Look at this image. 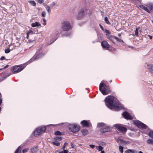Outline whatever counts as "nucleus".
I'll list each match as a JSON object with an SVG mask.
<instances>
[{
  "mask_svg": "<svg viewBox=\"0 0 153 153\" xmlns=\"http://www.w3.org/2000/svg\"><path fill=\"white\" fill-rule=\"evenodd\" d=\"M105 100L106 105L111 109H114L118 111L123 108V106L118 100L112 96L107 97L105 98Z\"/></svg>",
  "mask_w": 153,
  "mask_h": 153,
  "instance_id": "nucleus-1",
  "label": "nucleus"
},
{
  "mask_svg": "<svg viewBox=\"0 0 153 153\" xmlns=\"http://www.w3.org/2000/svg\"><path fill=\"white\" fill-rule=\"evenodd\" d=\"M99 90L103 95H106L111 92L109 86L102 82L100 85Z\"/></svg>",
  "mask_w": 153,
  "mask_h": 153,
  "instance_id": "nucleus-2",
  "label": "nucleus"
},
{
  "mask_svg": "<svg viewBox=\"0 0 153 153\" xmlns=\"http://www.w3.org/2000/svg\"><path fill=\"white\" fill-rule=\"evenodd\" d=\"M26 64L16 65L12 67L11 71L14 74H16L22 71L26 67Z\"/></svg>",
  "mask_w": 153,
  "mask_h": 153,
  "instance_id": "nucleus-3",
  "label": "nucleus"
},
{
  "mask_svg": "<svg viewBox=\"0 0 153 153\" xmlns=\"http://www.w3.org/2000/svg\"><path fill=\"white\" fill-rule=\"evenodd\" d=\"M60 27L62 29H72L73 25L67 21H63L61 23Z\"/></svg>",
  "mask_w": 153,
  "mask_h": 153,
  "instance_id": "nucleus-4",
  "label": "nucleus"
},
{
  "mask_svg": "<svg viewBox=\"0 0 153 153\" xmlns=\"http://www.w3.org/2000/svg\"><path fill=\"white\" fill-rule=\"evenodd\" d=\"M46 126H41L36 128L34 131V133L36 136H38L43 133L46 130Z\"/></svg>",
  "mask_w": 153,
  "mask_h": 153,
  "instance_id": "nucleus-5",
  "label": "nucleus"
},
{
  "mask_svg": "<svg viewBox=\"0 0 153 153\" xmlns=\"http://www.w3.org/2000/svg\"><path fill=\"white\" fill-rule=\"evenodd\" d=\"M147 7L143 5H139L140 7L148 13H150V11L153 10V4H148L146 5Z\"/></svg>",
  "mask_w": 153,
  "mask_h": 153,
  "instance_id": "nucleus-6",
  "label": "nucleus"
},
{
  "mask_svg": "<svg viewBox=\"0 0 153 153\" xmlns=\"http://www.w3.org/2000/svg\"><path fill=\"white\" fill-rule=\"evenodd\" d=\"M68 128L70 131L73 132H77L80 130L79 126L76 124H70Z\"/></svg>",
  "mask_w": 153,
  "mask_h": 153,
  "instance_id": "nucleus-7",
  "label": "nucleus"
},
{
  "mask_svg": "<svg viewBox=\"0 0 153 153\" xmlns=\"http://www.w3.org/2000/svg\"><path fill=\"white\" fill-rule=\"evenodd\" d=\"M44 55L43 53H42V50L40 51L39 52L37 51L35 55L29 61V63L32 62L35 60H37L40 57Z\"/></svg>",
  "mask_w": 153,
  "mask_h": 153,
  "instance_id": "nucleus-8",
  "label": "nucleus"
},
{
  "mask_svg": "<svg viewBox=\"0 0 153 153\" xmlns=\"http://www.w3.org/2000/svg\"><path fill=\"white\" fill-rule=\"evenodd\" d=\"M134 123L138 126L139 128L146 129L147 128V126L138 120L134 121Z\"/></svg>",
  "mask_w": 153,
  "mask_h": 153,
  "instance_id": "nucleus-9",
  "label": "nucleus"
},
{
  "mask_svg": "<svg viewBox=\"0 0 153 153\" xmlns=\"http://www.w3.org/2000/svg\"><path fill=\"white\" fill-rule=\"evenodd\" d=\"M85 9V8H83L79 10L78 14L76 17L77 20H80L83 17L84 14V12Z\"/></svg>",
  "mask_w": 153,
  "mask_h": 153,
  "instance_id": "nucleus-10",
  "label": "nucleus"
},
{
  "mask_svg": "<svg viewBox=\"0 0 153 153\" xmlns=\"http://www.w3.org/2000/svg\"><path fill=\"white\" fill-rule=\"evenodd\" d=\"M106 33V36L107 37V38L110 40L113 41L114 39V36H113L110 34L111 33V32H109L107 29H102Z\"/></svg>",
  "mask_w": 153,
  "mask_h": 153,
  "instance_id": "nucleus-11",
  "label": "nucleus"
},
{
  "mask_svg": "<svg viewBox=\"0 0 153 153\" xmlns=\"http://www.w3.org/2000/svg\"><path fill=\"white\" fill-rule=\"evenodd\" d=\"M37 32L38 30L37 29H30L27 33V37L28 39L29 36V35L34 34H38L39 33Z\"/></svg>",
  "mask_w": 153,
  "mask_h": 153,
  "instance_id": "nucleus-12",
  "label": "nucleus"
},
{
  "mask_svg": "<svg viewBox=\"0 0 153 153\" xmlns=\"http://www.w3.org/2000/svg\"><path fill=\"white\" fill-rule=\"evenodd\" d=\"M114 126L117 128L119 130L121 131L122 132H125L126 130V128L124 127L121 126L119 124H116Z\"/></svg>",
  "mask_w": 153,
  "mask_h": 153,
  "instance_id": "nucleus-13",
  "label": "nucleus"
},
{
  "mask_svg": "<svg viewBox=\"0 0 153 153\" xmlns=\"http://www.w3.org/2000/svg\"><path fill=\"white\" fill-rule=\"evenodd\" d=\"M122 115L126 119L132 120L133 119L132 116L126 111H125Z\"/></svg>",
  "mask_w": 153,
  "mask_h": 153,
  "instance_id": "nucleus-14",
  "label": "nucleus"
},
{
  "mask_svg": "<svg viewBox=\"0 0 153 153\" xmlns=\"http://www.w3.org/2000/svg\"><path fill=\"white\" fill-rule=\"evenodd\" d=\"M101 45L102 47L106 50H108L110 47L109 45L108 42L105 41H103L101 42Z\"/></svg>",
  "mask_w": 153,
  "mask_h": 153,
  "instance_id": "nucleus-15",
  "label": "nucleus"
},
{
  "mask_svg": "<svg viewBox=\"0 0 153 153\" xmlns=\"http://www.w3.org/2000/svg\"><path fill=\"white\" fill-rule=\"evenodd\" d=\"M110 131V128L108 126H106V125L104 127L102 128L101 131L103 133H105Z\"/></svg>",
  "mask_w": 153,
  "mask_h": 153,
  "instance_id": "nucleus-16",
  "label": "nucleus"
},
{
  "mask_svg": "<svg viewBox=\"0 0 153 153\" xmlns=\"http://www.w3.org/2000/svg\"><path fill=\"white\" fill-rule=\"evenodd\" d=\"M81 124L83 126L88 127L89 126V123L88 122L83 120L81 122Z\"/></svg>",
  "mask_w": 153,
  "mask_h": 153,
  "instance_id": "nucleus-17",
  "label": "nucleus"
},
{
  "mask_svg": "<svg viewBox=\"0 0 153 153\" xmlns=\"http://www.w3.org/2000/svg\"><path fill=\"white\" fill-rule=\"evenodd\" d=\"M81 132L82 134L84 135H85L88 134V132L87 130L86 129H82L81 130Z\"/></svg>",
  "mask_w": 153,
  "mask_h": 153,
  "instance_id": "nucleus-18",
  "label": "nucleus"
},
{
  "mask_svg": "<svg viewBox=\"0 0 153 153\" xmlns=\"http://www.w3.org/2000/svg\"><path fill=\"white\" fill-rule=\"evenodd\" d=\"M41 25L38 22H35V23H33L31 24V26L33 27H38Z\"/></svg>",
  "mask_w": 153,
  "mask_h": 153,
  "instance_id": "nucleus-19",
  "label": "nucleus"
},
{
  "mask_svg": "<svg viewBox=\"0 0 153 153\" xmlns=\"http://www.w3.org/2000/svg\"><path fill=\"white\" fill-rule=\"evenodd\" d=\"M136 151L133 150H132L131 149H128L127 150H126L125 152V153H136Z\"/></svg>",
  "mask_w": 153,
  "mask_h": 153,
  "instance_id": "nucleus-20",
  "label": "nucleus"
},
{
  "mask_svg": "<svg viewBox=\"0 0 153 153\" xmlns=\"http://www.w3.org/2000/svg\"><path fill=\"white\" fill-rule=\"evenodd\" d=\"M106 125L103 123H99L97 124V127H102V128L104 127Z\"/></svg>",
  "mask_w": 153,
  "mask_h": 153,
  "instance_id": "nucleus-21",
  "label": "nucleus"
},
{
  "mask_svg": "<svg viewBox=\"0 0 153 153\" xmlns=\"http://www.w3.org/2000/svg\"><path fill=\"white\" fill-rule=\"evenodd\" d=\"M37 151V147H33L31 149V151L32 153L36 152Z\"/></svg>",
  "mask_w": 153,
  "mask_h": 153,
  "instance_id": "nucleus-22",
  "label": "nucleus"
},
{
  "mask_svg": "<svg viewBox=\"0 0 153 153\" xmlns=\"http://www.w3.org/2000/svg\"><path fill=\"white\" fill-rule=\"evenodd\" d=\"M121 141V143L122 144L124 145H126L129 143V141H126L123 140H120Z\"/></svg>",
  "mask_w": 153,
  "mask_h": 153,
  "instance_id": "nucleus-23",
  "label": "nucleus"
},
{
  "mask_svg": "<svg viewBox=\"0 0 153 153\" xmlns=\"http://www.w3.org/2000/svg\"><path fill=\"white\" fill-rule=\"evenodd\" d=\"M149 136L153 139V131H150L148 134Z\"/></svg>",
  "mask_w": 153,
  "mask_h": 153,
  "instance_id": "nucleus-24",
  "label": "nucleus"
},
{
  "mask_svg": "<svg viewBox=\"0 0 153 153\" xmlns=\"http://www.w3.org/2000/svg\"><path fill=\"white\" fill-rule=\"evenodd\" d=\"M29 3L31 5L33 6H35L36 5V3L35 2L33 1H28Z\"/></svg>",
  "mask_w": 153,
  "mask_h": 153,
  "instance_id": "nucleus-25",
  "label": "nucleus"
},
{
  "mask_svg": "<svg viewBox=\"0 0 153 153\" xmlns=\"http://www.w3.org/2000/svg\"><path fill=\"white\" fill-rule=\"evenodd\" d=\"M146 142L148 144H153V140L151 139H149L146 141Z\"/></svg>",
  "mask_w": 153,
  "mask_h": 153,
  "instance_id": "nucleus-26",
  "label": "nucleus"
},
{
  "mask_svg": "<svg viewBox=\"0 0 153 153\" xmlns=\"http://www.w3.org/2000/svg\"><path fill=\"white\" fill-rule=\"evenodd\" d=\"M21 150V148L20 146H19L18 147L17 149L16 150L15 153H20Z\"/></svg>",
  "mask_w": 153,
  "mask_h": 153,
  "instance_id": "nucleus-27",
  "label": "nucleus"
},
{
  "mask_svg": "<svg viewBox=\"0 0 153 153\" xmlns=\"http://www.w3.org/2000/svg\"><path fill=\"white\" fill-rule=\"evenodd\" d=\"M114 39H115L117 41L119 42H123V41L122 40L119 39L118 37L116 36H114Z\"/></svg>",
  "mask_w": 153,
  "mask_h": 153,
  "instance_id": "nucleus-28",
  "label": "nucleus"
},
{
  "mask_svg": "<svg viewBox=\"0 0 153 153\" xmlns=\"http://www.w3.org/2000/svg\"><path fill=\"white\" fill-rule=\"evenodd\" d=\"M45 6L47 11L48 13H49L50 11V6L47 5H46Z\"/></svg>",
  "mask_w": 153,
  "mask_h": 153,
  "instance_id": "nucleus-29",
  "label": "nucleus"
},
{
  "mask_svg": "<svg viewBox=\"0 0 153 153\" xmlns=\"http://www.w3.org/2000/svg\"><path fill=\"white\" fill-rule=\"evenodd\" d=\"M104 20H105V22H106V23H107V24H110V22H109V21L108 20V18L107 17H105L104 18Z\"/></svg>",
  "mask_w": 153,
  "mask_h": 153,
  "instance_id": "nucleus-30",
  "label": "nucleus"
},
{
  "mask_svg": "<svg viewBox=\"0 0 153 153\" xmlns=\"http://www.w3.org/2000/svg\"><path fill=\"white\" fill-rule=\"evenodd\" d=\"M97 149L99 151H102V150L103 149V147L100 146H98L97 147Z\"/></svg>",
  "mask_w": 153,
  "mask_h": 153,
  "instance_id": "nucleus-31",
  "label": "nucleus"
},
{
  "mask_svg": "<svg viewBox=\"0 0 153 153\" xmlns=\"http://www.w3.org/2000/svg\"><path fill=\"white\" fill-rule=\"evenodd\" d=\"M123 148L121 146H119V151L121 153H123Z\"/></svg>",
  "mask_w": 153,
  "mask_h": 153,
  "instance_id": "nucleus-32",
  "label": "nucleus"
},
{
  "mask_svg": "<svg viewBox=\"0 0 153 153\" xmlns=\"http://www.w3.org/2000/svg\"><path fill=\"white\" fill-rule=\"evenodd\" d=\"M52 143L55 145L57 146H59L60 145V143L59 142H52Z\"/></svg>",
  "mask_w": 153,
  "mask_h": 153,
  "instance_id": "nucleus-33",
  "label": "nucleus"
},
{
  "mask_svg": "<svg viewBox=\"0 0 153 153\" xmlns=\"http://www.w3.org/2000/svg\"><path fill=\"white\" fill-rule=\"evenodd\" d=\"M147 68L149 70L152 68V65L151 64H148L147 65Z\"/></svg>",
  "mask_w": 153,
  "mask_h": 153,
  "instance_id": "nucleus-34",
  "label": "nucleus"
},
{
  "mask_svg": "<svg viewBox=\"0 0 153 153\" xmlns=\"http://www.w3.org/2000/svg\"><path fill=\"white\" fill-rule=\"evenodd\" d=\"M55 134L56 135H61V133L59 131H57L55 133Z\"/></svg>",
  "mask_w": 153,
  "mask_h": 153,
  "instance_id": "nucleus-35",
  "label": "nucleus"
},
{
  "mask_svg": "<svg viewBox=\"0 0 153 153\" xmlns=\"http://www.w3.org/2000/svg\"><path fill=\"white\" fill-rule=\"evenodd\" d=\"M4 51H5V52L6 53H9L10 52V51L9 49L7 48V49H5Z\"/></svg>",
  "mask_w": 153,
  "mask_h": 153,
  "instance_id": "nucleus-36",
  "label": "nucleus"
},
{
  "mask_svg": "<svg viewBox=\"0 0 153 153\" xmlns=\"http://www.w3.org/2000/svg\"><path fill=\"white\" fill-rule=\"evenodd\" d=\"M28 150L29 149L28 148L24 149L22 150L23 153H25L27 152Z\"/></svg>",
  "mask_w": 153,
  "mask_h": 153,
  "instance_id": "nucleus-37",
  "label": "nucleus"
},
{
  "mask_svg": "<svg viewBox=\"0 0 153 153\" xmlns=\"http://www.w3.org/2000/svg\"><path fill=\"white\" fill-rule=\"evenodd\" d=\"M46 15V12L45 11H43L42 13V16L43 17H45Z\"/></svg>",
  "mask_w": 153,
  "mask_h": 153,
  "instance_id": "nucleus-38",
  "label": "nucleus"
},
{
  "mask_svg": "<svg viewBox=\"0 0 153 153\" xmlns=\"http://www.w3.org/2000/svg\"><path fill=\"white\" fill-rule=\"evenodd\" d=\"M138 29H136L135 30V35L137 36H138Z\"/></svg>",
  "mask_w": 153,
  "mask_h": 153,
  "instance_id": "nucleus-39",
  "label": "nucleus"
},
{
  "mask_svg": "<svg viewBox=\"0 0 153 153\" xmlns=\"http://www.w3.org/2000/svg\"><path fill=\"white\" fill-rule=\"evenodd\" d=\"M68 144V143H67V142H65L64 143V145H63L62 148V149H64L65 148V146L66 145H67Z\"/></svg>",
  "mask_w": 153,
  "mask_h": 153,
  "instance_id": "nucleus-40",
  "label": "nucleus"
},
{
  "mask_svg": "<svg viewBox=\"0 0 153 153\" xmlns=\"http://www.w3.org/2000/svg\"><path fill=\"white\" fill-rule=\"evenodd\" d=\"M89 146H90V147H91V148H92V149H93L94 148V147H95V146L94 145H89Z\"/></svg>",
  "mask_w": 153,
  "mask_h": 153,
  "instance_id": "nucleus-41",
  "label": "nucleus"
},
{
  "mask_svg": "<svg viewBox=\"0 0 153 153\" xmlns=\"http://www.w3.org/2000/svg\"><path fill=\"white\" fill-rule=\"evenodd\" d=\"M38 2L40 4H42L43 1V0H38Z\"/></svg>",
  "mask_w": 153,
  "mask_h": 153,
  "instance_id": "nucleus-42",
  "label": "nucleus"
},
{
  "mask_svg": "<svg viewBox=\"0 0 153 153\" xmlns=\"http://www.w3.org/2000/svg\"><path fill=\"white\" fill-rule=\"evenodd\" d=\"M5 59V57L4 56H2L1 57V58H0V60H3L4 59Z\"/></svg>",
  "mask_w": 153,
  "mask_h": 153,
  "instance_id": "nucleus-43",
  "label": "nucleus"
},
{
  "mask_svg": "<svg viewBox=\"0 0 153 153\" xmlns=\"http://www.w3.org/2000/svg\"><path fill=\"white\" fill-rule=\"evenodd\" d=\"M55 5V3L54 2H53L50 4L51 6H53Z\"/></svg>",
  "mask_w": 153,
  "mask_h": 153,
  "instance_id": "nucleus-44",
  "label": "nucleus"
},
{
  "mask_svg": "<svg viewBox=\"0 0 153 153\" xmlns=\"http://www.w3.org/2000/svg\"><path fill=\"white\" fill-rule=\"evenodd\" d=\"M62 152H63V153H68V151L67 150H64Z\"/></svg>",
  "mask_w": 153,
  "mask_h": 153,
  "instance_id": "nucleus-45",
  "label": "nucleus"
},
{
  "mask_svg": "<svg viewBox=\"0 0 153 153\" xmlns=\"http://www.w3.org/2000/svg\"><path fill=\"white\" fill-rule=\"evenodd\" d=\"M62 35V36H70V34H63Z\"/></svg>",
  "mask_w": 153,
  "mask_h": 153,
  "instance_id": "nucleus-46",
  "label": "nucleus"
},
{
  "mask_svg": "<svg viewBox=\"0 0 153 153\" xmlns=\"http://www.w3.org/2000/svg\"><path fill=\"white\" fill-rule=\"evenodd\" d=\"M66 30H63L62 31V33H65V32L68 31V29H65Z\"/></svg>",
  "mask_w": 153,
  "mask_h": 153,
  "instance_id": "nucleus-47",
  "label": "nucleus"
},
{
  "mask_svg": "<svg viewBox=\"0 0 153 153\" xmlns=\"http://www.w3.org/2000/svg\"><path fill=\"white\" fill-rule=\"evenodd\" d=\"M56 140H59V139H60V140H61L62 139V138H61V137H56Z\"/></svg>",
  "mask_w": 153,
  "mask_h": 153,
  "instance_id": "nucleus-48",
  "label": "nucleus"
},
{
  "mask_svg": "<svg viewBox=\"0 0 153 153\" xmlns=\"http://www.w3.org/2000/svg\"><path fill=\"white\" fill-rule=\"evenodd\" d=\"M149 71L151 73L153 74V69H152V68Z\"/></svg>",
  "mask_w": 153,
  "mask_h": 153,
  "instance_id": "nucleus-49",
  "label": "nucleus"
},
{
  "mask_svg": "<svg viewBox=\"0 0 153 153\" xmlns=\"http://www.w3.org/2000/svg\"><path fill=\"white\" fill-rule=\"evenodd\" d=\"M1 97H0V105H1L2 102V100H1Z\"/></svg>",
  "mask_w": 153,
  "mask_h": 153,
  "instance_id": "nucleus-50",
  "label": "nucleus"
},
{
  "mask_svg": "<svg viewBox=\"0 0 153 153\" xmlns=\"http://www.w3.org/2000/svg\"><path fill=\"white\" fill-rule=\"evenodd\" d=\"M8 65H7L4 67V68H3V69H4L7 68L8 67Z\"/></svg>",
  "mask_w": 153,
  "mask_h": 153,
  "instance_id": "nucleus-51",
  "label": "nucleus"
},
{
  "mask_svg": "<svg viewBox=\"0 0 153 153\" xmlns=\"http://www.w3.org/2000/svg\"><path fill=\"white\" fill-rule=\"evenodd\" d=\"M71 146H72V148H73L74 147V144H73V143H71Z\"/></svg>",
  "mask_w": 153,
  "mask_h": 153,
  "instance_id": "nucleus-52",
  "label": "nucleus"
},
{
  "mask_svg": "<svg viewBox=\"0 0 153 153\" xmlns=\"http://www.w3.org/2000/svg\"><path fill=\"white\" fill-rule=\"evenodd\" d=\"M121 36V34L120 33H118V36L119 37L120 36Z\"/></svg>",
  "mask_w": 153,
  "mask_h": 153,
  "instance_id": "nucleus-53",
  "label": "nucleus"
},
{
  "mask_svg": "<svg viewBox=\"0 0 153 153\" xmlns=\"http://www.w3.org/2000/svg\"><path fill=\"white\" fill-rule=\"evenodd\" d=\"M100 26L101 29H103L102 27V26L101 25H100Z\"/></svg>",
  "mask_w": 153,
  "mask_h": 153,
  "instance_id": "nucleus-54",
  "label": "nucleus"
},
{
  "mask_svg": "<svg viewBox=\"0 0 153 153\" xmlns=\"http://www.w3.org/2000/svg\"><path fill=\"white\" fill-rule=\"evenodd\" d=\"M100 153H105V152L103 150L101 151Z\"/></svg>",
  "mask_w": 153,
  "mask_h": 153,
  "instance_id": "nucleus-55",
  "label": "nucleus"
},
{
  "mask_svg": "<svg viewBox=\"0 0 153 153\" xmlns=\"http://www.w3.org/2000/svg\"><path fill=\"white\" fill-rule=\"evenodd\" d=\"M43 24L44 25H46V22H44L43 23Z\"/></svg>",
  "mask_w": 153,
  "mask_h": 153,
  "instance_id": "nucleus-56",
  "label": "nucleus"
},
{
  "mask_svg": "<svg viewBox=\"0 0 153 153\" xmlns=\"http://www.w3.org/2000/svg\"><path fill=\"white\" fill-rule=\"evenodd\" d=\"M43 21H44V22H46V20H45V19H43Z\"/></svg>",
  "mask_w": 153,
  "mask_h": 153,
  "instance_id": "nucleus-57",
  "label": "nucleus"
},
{
  "mask_svg": "<svg viewBox=\"0 0 153 153\" xmlns=\"http://www.w3.org/2000/svg\"><path fill=\"white\" fill-rule=\"evenodd\" d=\"M139 153H143L141 151H139Z\"/></svg>",
  "mask_w": 153,
  "mask_h": 153,
  "instance_id": "nucleus-58",
  "label": "nucleus"
},
{
  "mask_svg": "<svg viewBox=\"0 0 153 153\" xmlns=\"http://www.w3.org/2000/svg\"><path fill=\"white\" fill-rule=\"evenodd\" d=\"M150 39H152V36H150Z\"/></svg>",
  "mask_w": 153,
  "mask_h": 153,
  "instance_id": "nucleus-59",
  "label": "nucleus"
},
{
  "mask_svg": "<svg viewBox=\"0 0 153 153\" xmlns=\"http://www.w3.org/2000/svg\"><path fill=\"white\" fill-rule=\"evenodd\" d=\"M151 22H152L153 23V21H152Z\"/></svg>",
  "mask_w": 153,
  "mask_h": 153,
  "instance_id": "nucleus-60",
  "label": "nucleus"
},
{
  "mask_svg": "<svg viewBox=\"0 0 153 153\" xmlns=\"http://www.w3.org/2000/svg\"><path fill=\"white\" fill-rule=\"evenodd\" d=\"M2 69H1V68L0 69V70H2Z\"/></svg>",
  "mask_w": 153,
  "mask_h": 153,
  "instance_id": "nucleus-61",
  "label": "nucleus"
},
{
  "mask_svg": "<svg viewBox=\"0 0 153 153\" xmlns=\"http://www.w3.org/2000/svg\"><path fill=\"white\" fill-rule=\"evenodd\" d=\"M136 29H138V28H137V27H136Z\"/></svg>",
  "mask_w": 153,
  "mask_h": 153,
  "instance_id": "nucleus-62",
  "label": "nucleus"
},
{
  "mask_svg": "<svg viewBox=\"0 0 153 153\" xmlns=\"http://www.w3.org/2000/svg\"><path fill=\"white\" fill-rule=\"evenodd\" d=\"M51 125H53L51 124Z\"/></svg>",
  "mask_w": 153,
  "mask_h": 153,
  "instance_id": "nucleus-63",
  "label": "nucleus"
},
{
  "mask_svg": "<svg viewBox=\"0 0 153 153\" xmlns=\"http://www.w3.org/2000/svg\"><path fill=\"white\" fill-rule=\"evenodd\" d=\"M114 153H115V152H114Z\"/></svg>",
  "mask_w": 153,
  "mask_h": 153,
  "instance_id": "nucleus-64",
  "label": "nucleus"
}]
</instances>
